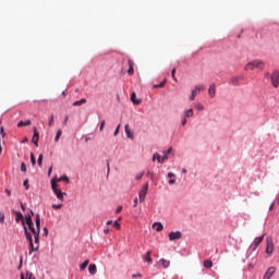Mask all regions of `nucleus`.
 I'll return each instance as SVG.
<instances>
[{
    "instance_id": "79ce46f5",
    "label": "nucleus",
    "mask_w": 279,
    "mask_h": 279,
    "mask_svg": "<svg viewBox=\"0 0 279 279\" xmlns=\"http://www.w3.org/2000/svg\"><path fill=\"white\" fill-rule=\"evenodd\" d=\"M119 130H121V124H119L113 133V136H118L119 135Z\"/></svg>"
},
{
    "instance_id": "e2e57ef3",
    "label": "nucleus",
    "mask_w": 279,
    "mask_h": 279,
    "mask_svg": "<svg viewBox=\"0 0 279 279\" xmlns=\"http://www.w3.org/2000/svg\"><path fill=\"white\" fill-rule=\"evenodd\" d=\"M5 193L10 196L12 195V192H10V190H7Z\"/></svg>"
},
{
    "instance_id": "0eeeda50",
    "label": "nucleus",
    "mask_w": 279,
    "mask_h": 279,
    "mask_svg": "<svg viewBox=\"0 0 279 279\" xmlns=\"http://www.w3.org/2000/svg\"><path fill=\"white\" fill-rule=\"evenodd\" d=\"M241 80H243V76L241 75L231 76L229 84H231V86H241Z\"/></svg>"
},
{
    "instance_id": "1a4fd4ad",
    "label": "nucleus",
    "mask_w": 279,
    "mask_h": 279,
    "mask_svg": "<svg viewBox=\"0 0 279 279\" xmlns=\"http://www.w3.org/2000/svg\"><path fill=\"white\" fill-rule=\"evenodd\" d=\"M263 239H265V235L255 238L254 242L251 244V250H253V252L256 251L258 246L263 243Z\"/></svg>"
},
{
    "instance_id": "58836bf2",
    "label": "nucleus",
    "mask_w": 279,
    "mask_h": 279,
    "mask_svg": "<svg viewBox=\"0 0 279 279\" xmlns=\"http://www.w3.org/2000/svg\"><path fill=\"white\" fill-rule=\"evenodd\" d=\"M21 171H22L23 173H25V171H27V166L25 165V162H22V163H21Z\"/></svg>"
},
{
    "instance_id": "4468645a",
    "label": "nucleus",
    "mask_w": 279,
    "mask_h": 279,
    "mask_svg": "<svg viewBox=\"0 0 279 279\" xmlns=\"http://www.w3.org/2000/svg\"><path fill=\"white\" fill-rule=\"evenodd\" d=\"M34 135H33V143L36 147H38V138L40 137V133H38V129L34 128L33 129Z\"/></svg>"
},
{
    "instance_id": "ea45409f",
    "label": "nucleus",
    "mask_w": 279,
    "mask_h": 279,
    "mask_svg": "<svg viewBox=\"0 0 279 279\" xmlns=\"http://www.w3.org/2000/svg\"><path fill=\"white\" fill-rule=\"evenodd\" d=\"M5 221V215L3 213H0V223H4Z\"/></svg>"
},
{
    "instance_id": "7ed1b4c3",
    "label": "nucleus",
    "mask_w": 279,
    "mask_h": 279,
    "mask_svg": "<svg viewBox=\"0 0 279 279\" xmlns=\"http://www.w3.org/2000/svg\"><path fill=\"white\" fill-rule=\"evenodd\" d=\"M51 189H52L54 195H56L61 202H63V201H64V195H66V193L62 192V190L59 189L58 183H57L54 180L51 181Z\"/></svg>"
},
{
    "instance_id": "e433bc0d",
    "label": "nucleus",
    "mask_w": 279,
    "mask_h": 279,
    "mask_svg": "<svg viewBox=\"0 0 279 279\" xmlns=\"http://www.w3.org/2000/svg\"><path fill=\"white\" fill-rule=\"evenodd\" d=\"M144 175H145V172H140L135 175V180H142Z\"/></svg>"
},
{
    "instance_id": "09e8293b",
    "label": "nucleus",
    "mask_w": 279,
    "mask_h": 279,
    "mask_svg": "<svg viewBox=\"0 0 279 279\" xmlns=\"http://www.w3.org/2000/svg\"><path fill=\"white\" fill-rule=\"evenodd\" d=\"M23 184H24V186H25L26 189H29V181H28V180H25Z\"/></svg>"
},
{
    "instance_id": "680f3d73",
    "label": "nucleus",
    "mask_w": 279,
    "mask_h": 279,
    "mask_svg": "<svg viewBox=\"0 0 279 279\" xmlns=\"http://www.w3.org/2000/svg\"><path fill=\"white\" fill-rule=\"evenodd\" d=\"M107 226H112V220H108Z\"/></svg>"
},
{
    "instance_id": "6e6d98bb",
    "label": "nucleus",
    "mask_w": 279,
    "mask_h": 279,
    "mask_svg": "<svg viewBox=\"0 0 279 279\" xmlns=\"http://www.w3.org/2000/svg\"><path fill=\"white\" fill-rule=\"evenodd\" d=\"M53 171V166H51L48 170V175H51V172Z\"/></svg>"
},
{
    "instance_id": "412c9836",
    "label": "nucleus",
    "mask_w": 279,
    "mask_h": 279,
    "mask_svg": "<svg viewBox=\"0 0 279 279\" xmlns=\"http://www.w3.org/2000/svg\"><path fill=\"white\" fill-rule=\"evenodd\" d=\"M88 271H89V274H90L92 276H95V274H97V265L90 264V265L88 266Z\"/></svg>"
},
{
    "instance_id": "c756f323",
    "label": "nucleus",
    "mask_w": 279,
    "mask_h": 279,
    "mask_svg": "<svg viewBox=\"0 0 279 279\" xmlns=\"http://www.w3.org/2000/svg\"><path fill=\"white\" fill-rule=\"evenodd\" d=\"M88 263H89V260L86 259L83 264H81V266H80L81 271H84V269H86V267H88Z\"/></svg>"
},
{
    "instance_id": "4be33fe9",
    "label": "nucleus",
    "mask_w": 279,
    "mask_h": 279,
    "mask_svg": "<svg viewBox=\"0 0 279 279\" xmlns=\"http://www.w3.org/2000/svg\"><path fill=\"white\" fill-rule=\"evenodd\" d=\"M27 125H32V120H26V121H20L17 123V128H25Z\"/></svg>"
},
{
    "instance_id": "72a5a7b5",
    "label": "nucleus",
    "mask_w": 279,
    "mask_h": 279,
    "mask_svg": "<svg viewBox=\"0 0 279 279\" xmlns=\"http://www.w3.org/2000/svg\"><path fill=\"white\" fill-rule=\"evenodd\" d=\"M113 228H116L117 230H121V223H119V220H116L113 222Z\"/></svg>"
},
{
    "instance_id": "6e6552de",
    "label": "nucleus",
    "mask_w": 279,
    "mask_h": 279,
    "mask_svg": "<svg viewBox=\"0 0 279 279\" xmlns=\"http://www.w3.org/2000/svg\"><path fill=\"white\" fill-rule=\"evenodd\" d=\"M266 254H274V240L271 238L266 239Z\"/></svg>"
},
{
    "instance_id": "a878e982",
    "label": "nucleus",
    "mask_w": 279,
    "mask_h": 279,
    "mask_svg": "<svg viewBox=\"0 0 279 279\" xmlns=\"http://www.w3.org/2000/svg\"><path fill=\"white\" fill-rule=\"evenodd\" d=\"M21 279H34L32 272L27 271L26 272V277L25 275L21 274Z\"/></svg>"
},
{
    "instance_id": "39448f33",
    "label": "nucleus",
    "mask_w": 279,
    "mask_h": 279,
    "mask_svg": "<svg viewBox=\"0 0 279 279\" xmlns=\"http://www.w3.org/2000/svg\"><path fill=\"white\" fill-rule=\"evenodd\" d=\"M270 82H271L274 88H278V86H279V71L278 70H274V72L271 73Z\"/></svg>"
},
{
    "instance_id": "2f4dec72",
    "label": "nucleus",
    "mask_w": 279,
    "mask_h": 279,
    "mask_svg": "<svg viewBox=\"0 0 279 279\" xmlns=\"http://www.w3.org/2000/svg\"><path fill=\"white\" fill-rule=\"evenodd\" d=\"M194 108H195L196 110H198V111H202V110H204V105H202L201 102H196V104L194 105Z\"/></svg>"
},
{
    "instance_id": "2eb2a0df",
    "label": "nucleus",
    "mask_w": 279,
    "mask_h": 279,
    "mask_svg": "<svg viewBox=\"0 0 279 279\" xmlns=\"http://www.w3.org/2000/svg\"><path fill=\"white\" fill-rule=\"evenodd\" d=\"M124 130L128 138H131V141H134V133H132V130H130V124H125Z\"/></svg>"
},
{
    "instance_id": "f3484780",
    "label": "nucleus",
    "mask_w": 279,
    "mask_h": 279,
    "mask_svg": "<svg viewBox=\"0 0 279 279\" xmlns=\"http://www.w3.org/2000/svg\"><path fill=\"white\" fill-rule=\"evenodd\" d=\"M15 221L16 223L22 221L23 228H25V220H23V214H21V211H15Z\"/></svg>"
},
{
    "instance_id": "dca6fc26",
    "label": "nucleus",
    "mask_w": 279,
    "mask_h": 279,
    "mask_svg": "<svg viewBox=\"0 0 279 279\" xmlns=\"http://www.w3.org/2000/svg\"><path fill=\"white\" fill-rule=\"evenodd\" d=\"M128 64H129L128 74L134 75V61L132 59H129Z\"/></svg>"
},
{
    "instance_id": "052dcab7",
    "label": "nucleus",
    "mask_w": 279,
    "mask_h": 279,
    "mask_svg": "<svg viewBox=\"0 0 279 279\" xmlns=\"http://www.w3.org/2000/svg\"><path fill=\"white\" fill-rule=\"evenodd\" d=\"M104 232H105L106 234H109V233H110V229H105Z\"/></svg>"
},
{
    "instance_id": "a18cd8bd",
    "label": "nucleus",
    "mask_w": 279,
    "mask_h": 279,
    "mask_svg": "<svg viewBox=\"0 0 279 279\" xmlns=\"http://www.w3.org/2000/svg\"><path fill=\"white\" fill-rule=\"evenodd\" d=\"M0 134L3 137H5V130L3 129V126L0 128Z\"/></svg>"
},
{
    "instance_id": "13d9d810",
    "label": "nucleus",
    "mask_w": 279,
    "mask_h": 279,
    "mask_svg": "<svg viewBox=\"0 0 279 279\" xmlns=\"http://www.w3.org/2000/svg\"><path fill=\"white\" fill-rule=\"evenodd\" d=\"M68 121H69V116L65 117L63 124L66 125Z\"/></svg>"
},
{
    "instance_id": "ddd939ff",
    "label": "nucleus",
    "mask_w": 279,
    "mask_h": 279,
    "mask_svg": "<svg viewBox=\"0 0 279 279\" xmlns=\"http://www.w3.org/2000/svg\"><path fill=\"white\" fill-rule=\"evenodd\" d=\"M276 274V267L271 266L267 269L263 279H271V277Z\"/></svg>"
},
{
    "instance_id": "4c0bfd02",
    "label": "nucleus",
    "mask_w": 279,
    "mask_h": 279,
    "mask_svg": "<svg viewBox=\"0 0 279 279\" xmlns=\"http://www.w3.org/2000/svg\"><path fill=\"white\" fill-rule=\"evenodd\" d=\"M104 128H106V120H102V121L100 122L99 132H104Z\"/></svg>"
},
{
    "instance_id": "cd10ccee",
    "label": "nucleus",
    "mask_w": 279,
    "mask_h": 279,
    "mask_svg": "<svg viewBox=\"0 0 279 279\" xmlns=\"http://www.w3.org/2000/svg\"><path fill=\"white\" fill-rule=\"evenodd\" d=\"M82 104H86V98H82L81 100L74 101L73 106H82Z\"/></svg>"
},
{
    "instance_id": "f03ea898",
    "label": "nucleus",
    "mask_w": 279,
    "mask_h": 279,
    "mask_svg": "<svg viewBox=\"0 0 279 279\" xmlns=\"http://www.w3.org/2000/svg\"><path fill=\"white\" fill-rule=\"evenodd\" d=\"M254 69H265V62L260 60H253L244 66V71H254Z\"/></svg>"
},
{
    "instance_id": "393cba45",
    "label": "nucleus",
    "mask_w": 279,
    "mask_h": 279,
    "mask_svg": "<svg viewBox=\"0 0 279 279\" xmlns=\"http://www.w3.org/2000/svg\"><path fill=\"white\" fill-rule=\"evenodd\" d=\"M62 181L66 182V184H69V182H70L69 177L66 174H64L57 180V182H62Z\"/></svg>"
},
{
    "instance_id": "0e129e2a",
    "label": "nucleus",
    "mask_w": 279,
    "mask_h": 279,
    "mask_svg": "<svg viewBox=\"0 0 279 279\" xmlns=\"http://www.w3.org/2000/svg\"><path fill=\"white\" fill-rule=\"evenodd\" d=\"M21 208L22 210H25V205H23V203H21Z\"/></svg>"
},
{
    "instance_id": "864d4df0",
    "label": "nucleus",
    "mask_w": 279,
    "mask_h": 279,
    "mask_svg": "<svg viewBox=\"0 0 279 279\" xmlns=\"http://www.w3.org/2000/svg\"><path fill=\"white\" fill-rule=\"evenodd\" d=\"M168 178H170V179H171V178H175V173L169 172V173H168Z\"/></svg>"
},
{
    "instance_id": "8fccbe9b",
    "label": "nucleus",
    "mask_w": 279,
    "mask_h": 279,
    "mask_svg": "<svg viewBox=\"0 0 279 279\" xmlns=\"http://www.w3.org/2000/svg\"><path fill=\"white\" fill-rule=\"evenodd\" d=\"M264 77H266V80H269V77H271V74L269 72H265Z\"/></svg>"
},
{
    "instance_id": "f257e3e1",
    "label": "nucleus",
    "mask_w": 279,
    "mask_h": 279,
    "mask_svg": "<svg viewBox=\"0 0 279 279\" xmlns=\"http://www.w3.org/2000/svg\"><path fill=\"white\" fill-rule=\"evenodd\" d=\"M25 223L28 226V230L32 232L29 233V231H27V227L24 226V234L26 236V241L29 243V254H32V252H38L40 247V215H36V228H34V220H32V216L26 217ZM32 234L34 235V239H32Z\"/></svg>"
},
{
    "instance_id": "5fc2aeb1",
    "label": "nucleus",
    "mask_w": 279,
    "mask_h": 279,
    "mask_svg": "<svg viewBox=\"0 0 279 279\" xmlns=\"http://www.w3.org/2000/svg\"><path fill=\"white\" fill-rule=\"evenodd\" d=\"M49 234V230L47 228H44V235L47 236Z\"/></svg>"
},
{
    "instance_id": "3c124183",
    "label": "nucleus",
    "mask_w": 279,
    "mask_h": 279,
    "mask_svg": "<svg viewBox=\"0 0 279 279\" xmlns=\"http://www.w3.org/2000/svg\"><path fill=\"white\" fill-rule=\"evenodd\" d=\"M121 210H123V206H118L116 213L119 214Z\"/></svg>"
},
{
    "instance_id": "c85d7f7f",
    "label": "nucleus",
    "mask_w": 279,
    "mask_h": 279,
    "mask_svg": "<svg viewBox=\"0 0 279 279\" xmlns=\"http://www.w3.org/2000/svg\"><path fill=\"white\" fill-rule=\"evenodd\" d=\"M190 117H193V109H189L184 113V118L185 119H190Z\"/></svg>"
},
{
    "instance_id": "b1692460",
    "label": "nucleus",
    "mask_w": 279,
    "mask_h": 279,
    "mask_svg": "<svg viewBox=\"0 0 279 279\" xmlns=\"http://www.w3.org/2000/svg\"><path fill=\"white\" fill-rule=\"evenodd\" d=\"M204 267L206 269H210V267H213V260L210 259H206L204 263H203Z\"/></svg>"
},
{
    "instance_id": "bf43d9fd",
    "label": "nucleus",
    "mask_w": 279,
    "mask_h": 279,
    "mask_svg": "<svg viewBox=\"0 0 279 279\" xmlns=\"http://www.w3.org/2000/svg\"><path fill=\"white\" fill-rule=\"evenodd\" d=\"M168 183H169V184H175V180L172 179V180H170Z\"/></svg>"
},
{
    "instance_id": "f704fd0d",
    "label": "nucleus",
    "mask_w": 279,
    "mask_h": 279,
    "mask_svg": "<svg viewBox=\"0 0 279 279\" xmlns=\"http://www.w3.org/2000/svg\"><path fill=\"white\" fill-rule=\"evenodd\" d=\"M48 125H49V128H53V114H51V116L49 117Z\"/></svg>"
},
{
    "instance_id": "473e14b6",
    "label": "nucleus",
    "mask_w": 279,
    "mask_h": 279,
    "mask_svg": "<svg viewBox=\"0 0 279 279\" xmlns=\"http://www.w3.org/2000/svg\"><path fill=\"white\" fill-rule=\"evenodd\" d=\"M31 162L33 167L36 165V156H34V153H31Z\"/></svg>"
},
{
    "instance_id": "69168bd1",
    "label": "nucleus",
    "mask_w": 279,
    "mask_h": 279,
    "mask_svg": "<svg viewBox=\"0 0 279 279\" xmlns=\"http://www.w3.org/2000/svg\"><path fill=\"white\" fill-rule=\"evenodd\" d=\"M269 210H274V203L270 205Z\"/></svg>"
},
{
    "instance_id": "49530a36",
    "label": "nucleus",
    "mask_w": 279,
    "mask_h": 279,
    "mask_svg": "<svg viewBox=\"0 0 279 279\" xmlns=\"http://www.w3.org/2000/svg\"><path fill=\"white\" fill-rule=\"evenodd\" d=\"M171 75H172L173 81L177 82L178 80L175 78V69H172Z\"/></svg>"
},
{
    "instance_id": "bb28decb",
    "label": "nucleus",
    "mask_w": 279,
    "mask_h": 279,
    "mask_svg": "<svg viewBox=\"0 0 279 279\" xmlns=\"http://www.w3.org/2000/svg\"><path fill=\"white\" fill-rule=\"evenodd\" d=\"M60 136H62V130L59 129L54 136V143H58V141H60Z\"/></svg>"
},
{
    "instance_id": "7c9ffc66",
    "label": "nucleus",
    "mask_w": 279,
    "mask_h": 279,
    "mask_svg": "<svg viewBox=\"0 0 279 279\" xmlns=\"http://www.w3.org/2000/svg\"><path fill=\"white\" fill-rule=\"evenodd\" d=\"M167 84V80H165L163 82L154 85V88H165V85Z\"/></svg>"
},
{
    "instance_id": "5701e85b",
    "label": "nucleus",
    "mask_w": 279,
    "mask_h": 279,
    "mask_svg": "<svg viewBox=\"0 0 279 279\" xmlns=\"http://www.w3.org/2000/svg\"><path fill=\"white\" fill-rule=\"evenodd\" d=\"M159 263L161 264V266L163 267V269H167L169 267V265H171V262L165 259V258H161L159 260Z\"/></svg>"
},
{
    "instance_id": "de8ad7c7",
    "label": "nucleus",
    "mask_w": 279,
    "mask_h": 279,
    "mask_svg": "<svg viewBox=\"0 0 279 279\" xmlns=\"http://www.w3.org/2000/svg\"><path fill=\"white\" fill-rule=\"evenodd\" d=\"M134 208H136V206H138V197L134 198V204H133Z\"/></svg>"
},
{
    "instance_id": "603ef678",
    "label": "nucleus",
    "mask_w": 279,
    "mask_h": 279,
    "mask_svg": "<svg viewBox=\"0 0 279 279\" xmlns=\"http://www.w3.org/2000/svg\"><path fill=\"white\" fill-rule=\"evenodd\" d=\"M132 278H143V275L142 274H135L132 276Z\"/></svg>"
},
{
    "instance_id": "a19ab883",
    "label": "nucleus",
    "mask_w": 279,
    "mask_h": 279,
    "mask_svg": "<svg viewBox=\"0 0 279 279\" xmlns=\"http://www.w3.org/2000/svg\"><path fill=\"white\" fill-rule=\"evenodd\" d=\"M171 151H173V148H168V150L163 151V156H169V154H171Z\"/></svg>"
},
{
    "instance_id": "9d476101",
    "label": "nucleus",
    "mask_w": 279,
    "mask_h": 279,
    "mask_svg": "<svg viewBox=\"0 0 279 279\" xmlns=\"http://www.w3.org/2000/svg\"><path fill=\"white\" fill-rule=\"evenodd\" d=\"M156 160H157V162L162 163V162H165V160H169V156L163 155L162 157H160V154L155 153L153 155V162H156Z\"/></svg>"
},
{
    "instance_id": "a211bd4d",
    "label": "nucleus",
    "mask_w": 279,
    "mask_h": 279,
    "mask_svg": "<svg viewBox=\"0 0 279 279\" xmlns=\"http://www.w3.org/2000/svg\"><path fill=\"white\" fill-rule=\"evenodd\" d=\"M143 258H144L145 263H148L149 265H151L154 263V259H151V251H148Z\"/></svg>"
},
{
    "instance_id": "37998d69",
    "label": "nucleus",
    "mask_w": 279,
    "mask_h": 279,
    "mask_svg": "<svg viewBox=\"0 0 279 279\" xmlns=\"http://www.w3.org/2000/svg\"><path fill=\"white\" fill-rule=\"evenodd\" d=\"M146 175H147L148 178H150V180H154V175H155L154 172L147 171Z\"/></svg>"
},
{
    "instance_id": "aec40b11",
    "label": "nucleus",
    "mask_w": 279,
    "mask_h": 279,
    "mask_svg": "<svg viewBox=\"0 0 279 279\" xmlns=\"http://www.w3.org/2000/svg\"><path fill=\"white\" fill-rule=\"evenodd\" d=\"M153 228H154V230H156V232H162L165 227L160 222H155L153 225Z\"/></svg>"
},
{
    "instance_id": "6ab92c4d",
    "label": "nucleus",
    "mask_w": 279,
    "mask_h": 279,
    "mask_svg": "<svg viewBox=\"0 0 279 279\" xmlns=\"http://www.w3.org/2000/svg\"><path fill=\"white\" fill-rule=\"evenodd\" d=\"M131 101L134 104V106H140L141 104V99L136 98V93L134 92L131 94Z\"/></svg>"
},
{
    "instance_id": "c9c22d12",
    "label": "nucleus",
    "mask_w": 279,
    "mask_h": 279,
    "mask_svg": "<svg viewBox=\"0 0 279 279\" xmlns=\"http://www.w3.org/2000/svg\"><path fill=\"white\" fill-rule=\"evenodd\" d=\"M37 163L39 167H43V154L38 156Z\"/></svg>"
},
{
    "instance_id": "c03bdc74",
    "label": "nucleus",
    "mask_w": 279,
    "mask_h": 279,
    "mask_svg": "<svg viewBox=\"0 0 279 279\" xmlns=\"http://www.w3.org/2000/svg\"><path fill=\"white\" fill-rule=\"evenodd\" d=\"M52 208L54 209V210H60V208H62V204H59V205H52Z\"/></svg>"
},
{
    "instance_id": "9b49d317",
    "label": "nucleus",
    "mask_w": 279,
    "mask_h": 279,
    "mask_svg": "<svg viewBox=\"0 0 279 279\" xmlns=\"http://www.w3.org/2000/svg\"><path fill=\"white\" fill-rule=\"evenodd\" d=\"M180 239H182V232L177 231L169 233V241H180Z\"/></svg>"
},
{
    "instance_id": "20e7f679",
    "label": "nucleus",
    "mask_w": 279,
    "mask_h": 279,
    "mask_svg": "<svg viewBox=\"0 0 279 279\" xmlns=\"http://www.w3.org/2000/svg\"><path fill=\"white\" fill-rule=\"evenodd\" d=\"M206 90V86L204 85H197L195 88L192 90V94L190 96V101H195V97H197V93H202Z\"/></svg>"
},
{
    "instance_id": "338daca9",
    "label": "nucleus",
    "mask_w": 279,
    "mask_h": 279,
    "mask_svg": "<svg viewBox=\"0 0 279 279\" xmlns=\"http://www.w3.org/2000/svg\"><path fill=\"white\" fill-rule=\"evenodd\" d=\"M27 137H25L23 141H22V143H27Z\"/></svg>"
},
{
    "instance_id": "774afa93",
    "label": "nucleus",
    "mask_w": 279,
    "mask_h": 279,
    "mask_svg": "<svg viewBox=\"0 0 279 279\" xmlns=\"http://www.w3.org/2000/svg\"><path fill=\"white\" fill-rule=\"evenodd\" d=\"M182 173H186V169H183V170H182Z\"/></svg>"
},
{
    "instance_id": "4d7b16f0",
    "label": "nucleus",
    "mask_w": 279,
    "mask_h": 279,
    "mask_svg": "<svg viewBox=\"0 0 279 279\" xmlns=\"http://www.w3.org/2000/svg\"><path fill=\"white\" fill-rule=\"evenodd\" d=\"M181 125H186V118L184 117V119L181 122Z\"/></svg>"
},
{
    "instance_id": "423d86ee",
    "label": "nucleus",
    "mask_w": 279,
    "mask_h": 279,
    "mask_svg": "<svg viewBox=\"0 0 279 279\" xmlns=\"http://www.w3.org/2000/svg\"><path fill=\"white\" fill-rule=\"evenodd\" d=\"M149 191V183L143 185L142 190L138 193L140 202H145V197H147V192Z\"/></svg>"
},
{
    "instance_id": "f8f14e48",
    "label": "nucleus",
    "mask_w": 279,
    "mask_h": 279,
    "mask_svg": "<svg viewBox=\"0 0 279 279\" xmlns=\"http://www.w3.org/2000/svg\"><path fill=\"white\" fill-rule=\"evenodd\" d=\"M208 95L211 99H215V96L217 95V85H215V83L209 85Z\"/></svg>"
}]
</instances>
